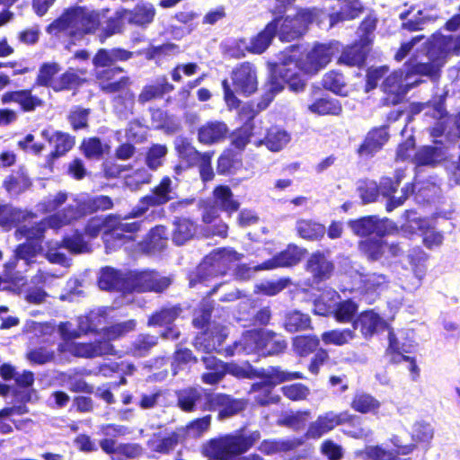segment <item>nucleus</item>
Segmentation results:
<instances>
[{
    "mask_svg": "<svg viewBox=\"0 0 460 460\" xmlns=\"http://www.w3.org/2000/svg\"><path fill=\"white\" fill-rule=\"evenodd\" d=\"M423 36H416L403 42L397 50L394 58L402 61L411 55L405 64L406 75L402 70L392 73L384 82V91L393 95L391 102L396 103L407 91L419 81H411L413 75H437L447 59L453 55L460 54V38L436 34L429 43L422 42Z\"/></svg>",
    "mask_w": 460,
    "mask_h": 460,
    "instance_id": "nucleus-1",
    "label": "nucleus"
},
{
    "mask_svg": "<svg viewBox=\"0 0 460 460\" xmlns=\"http://www.w3.org/2000/svg\"><path fill=\"white\" fill-rule=\"evenodd\" d=\"M339 50V43H316L302 53L297 47H292L283 54L281 61L275 65L271 79L268 84L267 102L260 110L265 109L274 95L283 90L285 84L292 91L298 92L305 86L302 73L314 74L325 67Z\"/></svg>",
    "mask_w": 460,
    "mask_h": 460,
    "instance_id": "nucleus-2",
    "label": "nucleus"
},
{
    "mask_svg": "<svg viewBox=\"0 0 460 460\" xmlns=\"http://www.w3.org/2000/svg\"><path fill=\"white\" fill-rule=\"evenodd\" d=\"M105 14L77 7L66 11L61 17L48 27L49 33L65 32L70 36L82 37L84 34L93 32L99 25H102L103 35L106 38L121 31L122 24L127 22L121 18V12L116 17L104 21Z\"/></svg>",
    "mask_w": 460,
    "mask_h": 460,
    "instance_id": "nucleus-3",
    "label": "nucleus"
},
{
    "mask_svg": "<svg viewBox=\"0 0 460 460\" xmlns=\"http://www.w3.org/2000/svg\"><path fill=\"white\" fill-rule=\"evenodd\" d=\"M261 438L258 431L249 436L227 435L210 440L203 447V454L214 460H231L234 456L246 452ZM238 460H262L259 456L252 455Z\"/></svg>",
    "mask_w": 460,
    "mask_h": 460,
    "instance_id": "nucleus-4",
    "label": "nucleus"
},
{
    "mask_svg": "<svg viewBox=\"0 0 460 460\" xmlns=\"http://www.w3.org/2000/svg\"><path fill=\"white\" fill-rule=\"evenodd\" d=\"M63 214L64 218L61 219V214H55L40 223L36 227L21 226L16 231V235L18 238L25 237L27 242L17 247L15 250V259L24 261L26 264L34 262L35 257L42 251L39 241L42 237L46 227L58 229L70 224L71 218H66V212Z\"/></svg>",
    "mask_w": 460,
    "mask_h": 460,
    "instance_id": "nucleus-5",
    "label": "nucleus"
},
{
    "mask_svg": "<svg viewBox=\"0 0 460 460\" xmlns=\"http://www.w3.org/2000/svg\"><path fill=\"white\" fill-rule=\"evenodd\" d=\"M303 378V376L299 372H285L279 368H272L266 376V379L252 385V390L253 392L260 393L256 397V400L261 404H268L271 402H277L279 396H271L270 390L273 386L293 379Z\"/></svg>",
    "mask_w": 460,
    "mask_h": 460,
    "instance_id": "nucleus-6",
    "label": "nucleus"
},
{
    "mask_svg": "<svg viewBox=\"0 0 460 460\" xmlns=\"http://www.w3.org/2000/svg\"><path fill=\"white\" fill-rule=\"evenodd\" d=\"M243 255L230 248L213 251L199 267V272L208 270L211 274H224L242 259Z\"/></svg>",
    "mask_w": 460,
    "mask_h": 460,
    "instance_id": "nucleus-7",
    "label": "nucleus"
},
{
    "mask_svg": "<svg viewBox=\"0 0 460 460\" xmlns=\"http://www.w3.org/2000/svg\"><path fill=\"white\" fill-rule=\"evenodd\" d=\"M61 246H64L73 253H82L89 251L88 243L84 240L80 234L75 233L72 236L65 237L63 240V244H60L58 242L48 243L46 258L50 262L61 265H68V261L66 255L59 252Z\"/></svg>",
    "mask_w": 460,
    "mask_h": 460,
    "instance_id": "nucleus-8",
    "label": "nucleus"
},
{
    "mask_svg": "<svg viewBox=\"0 0 460 460\" xmlns=\"http://www.w3.org/2000/svg\"><path fill=\"white\" fill-rule=\"evenodd\" d=\"M354 416L348 411L341 412L328 411L320 415L313 421L306 432L311 438H320L326 433L332 431L335 427L352 421Z\"/></svg>",
    "mask_w": 460,
    "mask_h": 460,
    "instance_id": "nucleus-9",
    "label": "nucleus"
},
{
    "mask_svg": "<svg viewBox=\"0 0 460 460\" xmlns=\"http://www.w3.org/2000/svg\"><path fill=\"white\" fill-rule=\"evenodd\" d=\"M58 349L62 353L69 352L73 356L81 358H95L113 353V348L108 341L76 343L73 340H63Z\"/></svg>",
    "mask_w": 460,
    "mask_h": 460,
    "instance_id": "nucleus-10",
    "label": "nucleus"
},
{
    "mask_svg": "<svg viewBox=\"0 0 460 460\" xmlns=\"http://www.w3.org/2000/svg\"><path fill=\"white\" fill-rule=\"evenodd\" d=\"M235 93L251 95L258 89V76L255 67L250 63H243L235 67L231 75Z\"/></svg>",
    "mask_w": 460,
    "mask_h": 460,
    "instance_id": "nucleus-11",
    "label": "nucleus"
},
{
    "mask_svg": "<svg viewBox=\"0 0 460 460\" xmlns=\"http://www.w3.org/2000/svg\"><path fill=\"white\" fill-rule=\"evenodd\" d=\"M170 284L167 278L160 277L155 272L143 271L134 274L127 279V288L128 290L137 292L144 291H162Z\"/></svg>",
    "mask_w": 460,
    "mask_h": 460,
    "instance_id": "nucleus-12",
    "label": "nucleus"
},
{
    "mask_svg": "<svg viewBox=\"0 0 460 460\" xmlns=\"http://www.w3.org/2000/svg\"><path fill=\"white\" fill-rule=\"evenodd\" d=\"M273 341V335L264 330H253L245 332L239 342L236 344V349L239 352L243 351L247 354L261 351L262 353H271L270 346Z\"/></svg>",
    "mask_w": 460,
    "mask_h": 460,
    "instance_id": "nucleus-13",
    "label": "nucleus"
},
{
    "mask_svg": "<svg viewBox=\"0 0 460 460\" xmlns=\"http://www.w3.org/2000/svg\"><path fill=\"white\" fill-rule=\"evenodd\" d=\"M349 226L357 235L364 236L373 233L378 235L392 234L395 230L394 223L388 219L366 217L349 222Z\"/></svg>",
    "mask_w": 460,
    "mask_h": 460,
    "instance_id": "nucleus-14",
    "label": "nucleus"
},
{
    "mask_svg": "<svg viewBox=\"0 0 460 460\" xmlns=\"http://www.w3.org/2000/svg\"><path fill=\"white\" fill-rule=\"evenodd\" d=\"M138 224L133 223H123L119 220V217L115 216H110L106 219L100 217H94L90 220L86 226V234L91 237H95L102 228L110 229L112 228V235L119 236V232L133 233L138 230Z\"/></svg>",
    "mask_w": 460,
    "mask_h": 460,
    "instance_id": "nucleus-15",
    "label": "nucleus"
},
{
    "mask_svg": "<svg viewBox=\"0 0 460 460\" xmlns=\"http://www.w3.org/2000/svg\"><path fill=\"white\" fill-rule=\"evenodd\" d=\"M278 23V20H273L266 25L263 31L252 37L249 43H246L245 40H241L240 43L251 53L261 54L264 52L277 33Z\"/></svg>",
    "mask_w": 460,
    "mask_h": 460,
    "instance_id": "nucleus-16",
    "label": "nucleus"
},
{
    "mask_svg": "<svg viewBox=\"0 0 460 460\" xmlns=\"http://www.w3.org/2000/svg\"><path fill=\"white\" fill-rule=\"evenodd\" d=\"M386 328V323L374 311H366L359 314L353 323L354 331L359 329L366 338Z\"/></svg>",
    "mask_w": 460,
    "mask_h": 460,
    "instance_id": "nucleus-17",
    "label": "nucleus"
},
{
    "mask_svg": "<svg viewBox=\"0 0 460 460\" xmlns=\"http://www.w3.org/2000/svg\"><path fill=\"white\" fill-rule=\"evenodd\" d=\"M246 402L243 400L233 399L226 394H216L210 399V406L218 411L220 419L234 415L245 408Z\"/></svg>",
    "mask_w": 460,
    "mask_h": 460,
    "instance_id": "nucleus-18",
    "label": "nucleus"
},
{
    "mask_svg": "<svg viewBox=\"0 0 460 460\" xmlns=\"http://www.w3.org/2000/svg\"><path fill=\"white\" fill-rule=\"evenodd\" d=\"M292 20L296 21L292 23V29H296L297 25L304 26V34L307 31L308 25L316 22L323 29H330L328 27V15L325 12L318 9H301L296 15L292 16Z\"/></svg>",
    "mask_w": 460,
    "mask_h": 460,
    "instance_id": "nucleus-19",
    "label": "nucleus"
},
{
    "mask_svg": "<svg viewBox=\"0 0 460 460\" xmlns=\"http://www.w3.org/2000/svg\"><path fill=\"white\" fill-rule=\"evenodd\" d=\"M360 250L371 260H378L382 256H396L399 248L396 245H389L378 239H369L360 243Z\"/></svg>",
    "mask_w": 460,
    "mask_h": 460,
    "instance_id": "nucleus-20",
    "label": "nucleus"
},
{
    "mask_svg": "<svg viewBox=\"0 0 460 460\" xmlns=\"http://www.w3.org/2000/svg\"><path fill=\"white\" fill-rule=\"evenodd\" d=\"M87 204V208H81L80 211H75L72 207H68L67 208L64 209L62 212H59L58 214H61V219L64 218V212H66V218H71L70 224L73 222V220L80 217L85 212H92L97 209H109L112 207V201L109 197L106 196H100L96 197L93 199L88 200H80V206L84 205L85 206Z\"/></svg>",
    "mask_w": 460,
    "mask_h": 460,
    "instance_id": "nucleus-21",
    "label": "nucleus"
},
{
    "mask_svg": "<svg viewBox=\"0 0 460 460\" xmlns=\"http://www.w3.org/2000/svg\"><path fill=\"white\" fill-rule=\"evenodd\" d=\"M433 117L441 120L438 124V127L433 128V136H439L445 131H447V128H449L451 125H456V131L452 132L451 129H449L447 131V134L454 135L456 137H460V115L454 118L446 117V111L441 100L438 103H435L433 105Z\"/></svg>",
    "mask_w": 460,
    "mask_h": 460,
    "instance_id": "nucleus-22",
    "label": "nucleus"
},
{
    "mask_svg": "<svg viewBox=\"0 0 460 460\" xmlns=\"http://www.w3.org/2000/svg\"><path fill=\"white\" fill-rule=\"evenodd\" d=\"M304 256V251L297 246H288V249L274 258L265 261L261 269L272 270L279 267H288L296 264Z\"/></svg>",
    "mask_w": 460,
    "mask_h": 460,
    "instance_id": "nucleus-23",
    "label": "nucleus"
},
{
    "mask_svg": "<svg viewBox=\"0 0 460 460\" xmlns=\"http://www.w3.org/2000/svg\"><path fill=\"white\" fill-rule=\"evenodd\" d=\"M389 135L385 128H375L368 132L363 144L358 148L361 155H371L379 151L387 142Z\"/></svg>",
    "mask_w": 460,
    "mask_h": 460,
    "instance_id": "nucleus-24",
    "label": "nucleus"
},
{
    "mask_svg": "<svg viewBox=\"0 0 460 460\" xmlns=\"http://www.w3.org/2000/svg\"><path fill=\"white\" fill-rule=\"evenodd\" d=\"M341 11L328 14V27L334 26L337 22L345 20L355 19L362 12L363 6L359 0H339Z\"/></svg>",
    "mask_w": 460,
    "mask_h": 460,
    "instance_id": "nucleus-25",
    "label": "nucleus"
},
{
    "mask_svg": "<svg viewBox=\"0 0 460 460\" xmlns=\"http://www.w3.org/2000/svg\"><path fill=\"white\" fill-rule=\"evenodd\" d=\"M2 102L18 103L24 111H34L37 107L42 105V102L36 96H33L31 91L9 92L2 96Z\"/></svg>",
    "mask_w": 460,
    "mask_h": 460,
    "instance_id": "nucleus-26",
    "label": "nucleus"
},
{
    "mask_svg": "<svg viewBox=\"0 0 460 460\" xmlns=\"http://www.w3.org/2000/svg\"><path fill=\"white\" fill-rule=\"evenodd\" d=\"M155 15V10L151 4L137 5L133 11H121V18L137 25H146L150 23L154 20Z\"/></svg>",
    "mask_w": 460,
    "mask_h": 460,
    "instance_id": "nucleus-27",
    "label": "nucleus"
},
{
    "mask_svg": "<svg viewBox=\"0 0 460 460\" xmlns=\"http://www.w3.org/2000/svg\"><path fill=\"white\" fill-rule=\"evenodd\" d=\"M214 204L217 208L229 214L239 208V202L234 199V194L228 186L220 185L213 192Z\"/></svg>",
    "mask_w": 460,
    "mask_h": 460,
    "instance_id": "nucleus-28",
    "label": "nucleus"
},
{
    "mask_svg": "<svg viewBox=\"0 0 460 460\" xmlns=\"http://www.w3.org/2000/svg\"><path fill=\"white\" fill-rule=\"evenodd\" d=\"M99 287L104 290L118 289L124 293L128 291L127 279H121L120 274L111 268L102 269L99 278Z\"/></svg>",
    "mask_w": 460,
    "mask_h": 460,
    "instance_id": "nucleus-29",
    "label": "nucleus"
},
{
    "mask_svg": "<svg viewBox=\"0 0 460 460\" xmlns=\"http://www.w3.org/2000/svg\"><path fill=\"white\" fill-rule=\"evenodd\" d=\"M356 337L354 329H333L324 332L321 335L324 345L344 346L349 344Z\"/></svg>",
    "mask_w": 460,
    "mask_h": 460,
    "instance_id": "nucleus-30",
    "label": "nucleus"
},
{
    "mask_svg": "<svg viewBox=\"0 0 460 460\" xmlns=\"http://www.w3.org/2000/svg\"><path fill=\"white\" fill-rule=\"evenodd\" d=\"M41 135L43 137L48 138L49 141L54 145L55 150L52 153V155L54 157L64 155L75 145L74 138L66 133L56 132L53 135L49 136V130L44 129L41 132Z\"/></svg>",
    "mask_w": 460,
    "mask_h": 460,
    "instance_id": "nucleus-31",
    "label": "nucleus"
},
{
    "mask_svg": "<svg viewBox=\"0 0 460 460\" xmlns=\"http://www.w3.org/2000/svg\"><path fill=\"white\" fill-rule=\"evenodd\" d=\"M367 45L359 42L343 49L339 63L349 66H360L367 55Z\"/></svg>",
    "mask_w": 460,
    "mask_h": 460,
    "instance_id": "nucleus-32",
    "label": "nucleus"
},
{
    "mask_svg": "<svg viewBox=\"0 0 460 460\" xmlns=\"http://www.w3.org/2000/svg\"><path fill=\"white\" fill-rule=\"evenodd\" d=\"M227 133L226 125L222 122H211L200 128L199 139L204 144H212L223 139Z\"/></svg>",
    "mask_w": 460,
    "mask_h": 460,
    "instance_id": "nucleus-33",
    "label": "nucleus"
},
{
    "mask_svg": "<svg viewBox=\"0 0 460 460\" xmlns=\"http://www.w3.org/2000/svg\"><path fill=\"white\" fill-rule=\"evenodd\" d=\"M381 406L380 402L374 396L365 393H358L354 395L350 407L360 413L376 414Z\"/></svg>",
    "mask_w": 460,
    "mask_h": 460,
    "instance_id": "nucleus-34",
    "label": "nucleus"
},
{
    "mask_svg": "<svg viewBox=\"0 0 460 460\" xmlns=\"http://www.w3.org/2000/svg\"><path fill=\"white\" fill-rule=\"evenodd\" d=\"M290 139V135L286 130L279 128H271L264 141L261 139L259 145L264 143L270 151L278 152L284 148Z\"/></svg>",
    "mask_w": 460,
    "mask_h": 460,
    "instance_id": "nucleus-35",
    "label": "nucleus"
},
{
    "mask_svg": "<svg viewBox=\"0 0 460 460\" xmlns=\"http://www.w3.org/2000/svg\"><path fill=\"white\" fill-rule=\"evenodd\" d=\"M339 298L338 293L333 289L324 291L320 297L314 300V312L315 314L326 316L333 313L334 306Z\"/></svg>",
    "mask_w": 460,
    "mask_h": 460,
    "instance_id": "nucleus-36",
    "label": "nucleus"
},
{
    "mask_svg": "<svg viewBox=\"0 0 460 460\" xmlns=\"http://www.w3.org/2000/svg\"><path fill=\"white\" fill-rule=\"evenodd\" d=\"M279 21L278 23V35L282 41H291L304 34V26L297 25L296 29H292V23L295 22L292 20L291 15H288L285 18H276Z\"/></svg>",
    "mask_w": 460,
    "mask_h": 460,
    "instance_id": "nucleus-37",
    "label": "nucleus"
},
{
    "mask_svg": "<svg viewBox=\"0 0 460 460\" xmlns=\"http://www.w3.org/2000/svg\"><path fill=\"white\" fill-rule=\"evenodd\" d=\"M196 232L194 223L187 218H179L174 222L172 241L178 244H183L191 239Z\"/></svg>",
    "mask_w": 460,
    "mask_h": 460,
    "instance_id": "nucleus-38",
    "label": "nucleus"
},
{
    "mask_svg": "<svg viewBox=\"0 0 460 460\" xmlns=\"http://www.w3.org/2000/svg\"><path fill=\"white\" fill-rule=\"evenodd\" d=\"M444 159V153L440 148L424 146L420 148L412 159L416 165H435Z\"/></svg>",
    "mask_w": 460,
    "mask_h": 460,
    "instance_id": "nucleus-39",
    "label": "nucleus"
},
{
    "mask_svg": "<svg viewBox=\"0 0 460 460\" xmlns=\"http://www.w3.org/2000/svg\"><path fill=\"white\" fill-rule=\"evenodd\" d=\"M296 230L302 238L308 240L322 238L326 232L324 226L305 219L297 221Z\"/></svg>",
    "mask_w": 460,
    "mask_h": 460,
    "instance_id": "nucleus-40",
    "label": "nucleus"
},
{
    "mask_svg": "<svg viewBox=\"0 0 460 460\" xmlns=\"http://www.w3.org/2000/svg\"><path fill=\"white\" fill-rule=\"evenodd\" d=\"M388 339L389 346L387 349V352L394 354L391 360L395 363H399L401 361H407L409 363V370L413 374V378H416L419 376V367L415 360L401 353L398 341L393 332L389 333Z\"/></svg>",
    "mask_w": 460,
    "mask_h": 460,
    "instance_id": "nucleus-41",
    "label": "nucleus"
},
{
    "mask_svg": "<svg viewBox=\"0 0 460 460\" xmlns=\"http://www.w3.org/2000/svg\"><path fill=\"white\" fill-rule=\"evenodd\" d=\"M309 111L317 115H339L341 112V103L331 98H322L309 105Z\"/></svg>",
    "mask_w": 460,
    "mask_h": 460,
    "instance_id": "nucleus-42",
    "label": "nucleus"
},
{
    "mask_svg": "<svg viewBox=\"0 0 460 460\" xmlns=\"http://www.w3.org/2000/svg\"><path fill=\"white\" fill-rule=\"evenodd\" d=\"M360 278V282L362 286L358 287V289H361L367 297V299L372 300L371 296L379 290H383L386 287V278L384 275L379 274H372Z\"/></svg>",
    "mask_w": 460,
    "mask_h": 460,
    "instance_id": "nucleus-43",
    "label": "nucleus"
},
{
    "mask_svg": "<svg viewBox=\"0 0 460 460\" xmlns=\"http://www.w3.org/2000/svg\"><path fill=\"white\" fill-rule=\"evenodd\" d=\"M308 270L316 278L324 279L329 277L332 270V265L322 254L312 255L307 263Z\"/></svg>",
    "mask_w": 460,
    "mask_h": 460,
    "instance_id": "nucleus-44",
    "label": "nucleus"
},
{
    "mask_svg": "<svg viewBox=\"0 0 460 460\" xmlns=\"http://www.w3.org/2000/svg\"><path fill=\"white\" fill-rule=\"evenodd\" d=\"M175 146L179 156L184 160L188 165L198 164V161L202 157L203 154L199 153L185 138H177Z\"/></svg>",
    "mask_w": 460,
    "mask_h": 460,
    "instance_id": "nucleus-45",
    "label": "nucleus"
},
{
    "mask_svg": "<svg viewBox=\"0 0 460 460\" xmlns=\"http://www.w3.org/2000/svg\"><path fill=\"white\" fill-rule=\"evenodd\" d=\"M131 57V54L122 49H113L111 52L101 49L93 58V64L96 66H108L116 60H126Z\"/></svg>",
    "mask_w": 460,
    "mask_h": 460,
    "instance_id": "nucleus-46",
    "label": "nucleus"
},
{
    "mask_svg": "<svg viewBox=\"0 0 460 460\" xmlns=\"http://www.w3.org/2000/svg\"><path fill=\"white\" fill-rule=\"evenodd\" d=\"M72 325L69 323H61L58 326V332L63 340H74L78 338L83 333H86L91 330L90 320L89 317H80L79 318V328L78 330H74L71 328Z\"/></svg>",
    "mask_w": 460,
    "mask_h": 460,
    "instance_id": "nucleus-47",
    "label": "nucleus"
},
{
    "mask_svg": "<svg viewBox=\"0 0 460 460\" xmlns=\"http://www.w3.org/2000/svg\"><path fill=\"white\" fill-rule=\"evenodd\" d=\"M310 317L299 311H293L287 314L285 327L290 332L305 330L310 326Z\"/></svg>",
    "mask_w": 460,
    "mask_h": 460,
    "instance_id": "nucleus-48",
    "label": "nucleus"
},
{
    "mask_svg": "<svg viewBox=\"0 0 460 460\" xmlns=\"http://www.w3.org/2000/svg\"><path fill=\"white\" fill-rule=\"evenodd\" d=\"M358 311V305L351 300H345L336 304L333 315L339 323H349Z\"/></svg>",
    "mask_w": 460,
    "mask_h": 460,
    "instance_id": "nucleus-49",
    "label": "nucleus"
},
{
    "mask_svg": "<svg viewBox=\"0 0 460 460\" xmlns=\"http://www.w3.org/2000/svg\"><path fill=\"white\" fill-rule=\"evenodd\" d=\"M81 81V78L73 70H68L55 79L52 89L56 92L69 90L79 85Z\"/></svg>",
    "mask_w": 460,
    "mask_h": 460,
    "instance_id": "nucleus-50",
    "label": "nucleus"
},
{
    "mask_svg": "<svg viewBox=\"0 0 460 460\" xmlns=\"http://www.w3.org/2000/svg\"><path fill=\"white\" fill-rule=\"evenodd\" d=\"M167 232L166 229L162 226H156L153 228L149 234L146 247L150 251H161L165 247L167 243Z\"/></svg>",
    "mask_w": 460,
    "mask_h": 460,
    "instance_id": "nucleus-51",
    "label": "nucleus"
},
{
    "mask_svg": "<svg viewBox=\"0 0 460 460\" xmlns=\"http://www.w3.org/2000/svg\"><path fill=\"white\" fill-rule=\"evenodd\" d=\"M427 227H430L429 220L417 217L413 212H410L407 215L406 223L402 226V231L405 234H413L418 231L422 233Z\"/></svg>",
    "mask_w": 460,
    "mask_h": 460,
    "instance_id": "nucleus-52",
    "label": "nucleus"
},
{
    "mask_svg": "<svg viewBox=\"0 0 460 460\" xmlns=\"http://www.w3.org/2000/svg\"><path fill=\"white\" fill-rule=\"evenodd\" d=\"M170 185L171 180L164 178L162 180L160 185L155 188L153 196L144 199L143 203L147 204H164L170 199Z\"/></svg>",
    "mask_w": 460,
    "mask_h": 460,
    "instance_id": "nucleus-53",
    "label": "nucleus"
},
{
    "mask_svg": "<svg viewBox=\"0 0 460 460\" xmlns=\"http://www.w3.org/2000/svg\"><path fill=\"white\" fill-rule=\"evenodd\" d=\"M319 345V340L315 336H296L293 341L294 349L301 356L307 355Z\"/></svg>",
    "mask_w": 460,
    "mask_h": 460,
    "instance_id": "nucleus-54",
    "label": "nucleus"
},
{
    "mask_svg": "<svg viewBox=\"0 0 460 460\" xmlns=\"http://www.w3.org/2000/svg\"><path fill=\"white\" fill-rule=\"evenodd\" d=\"M256 126L252 125H244L241 128L235 130L231 135V143L233 146H234L236 148L242 150L245 147V146L250 141V138L253 135H261L259 132H252V129L255 128Z\"/></svg>",
    "mask_w": 460,
    "mask_h": 460,
    "instance_id": "nucleus-55",
    "label": "nucleus"
},
{
    "mask_svg": "<svg viewBox=\"0 0 460 460\" xmlns=\"http://www.w3.org/2000/svg\"><path fill=\"white\" fill-rule=\"evenodd\" d=\"M172 89V86L164 78L162 79V82L157 83L155 85H148L145 87L139 95V100L141 102H147L153 98L162 95L164 93L170 92Z\"/></svg>",
    "mask_w": 460,
    "mask_h": 460,
    "instance_id": "nucleus-56",
    "label": "nucleus"
},
{
    "mask_svg": "<svg viewBox=\"0 0 460 460\" xmlns=\"http://www.w3.org/2000/svg\"><path fill=\"white\" fill-rule=\"evenodd\" d=\"M60 67L57 63L44 64L39 72L37 81L40 84L52 88L55 82V75L59 72Z\"/></svg>",
    "mask_w": 460,
    "mask_h": 460,
    "instance_id": "nucleus-57",
    "label": "nucleus"
},
{
    "mask_svg": "<svg viewBox=\"0 0 460 460\" xmlns=\"http://www.w3.org/2000/svg\"><path fill=\"white\" fill-rule=\"evenodd\" d=\"M167 154V148L164 145H154L146 155V164L150 169H157L162 165Z\"/></svg>",
    "mask_w": 460,
    "mask_h": 460,
    "instance_id": "nucleus-58",
    "label": "nucleus"
},
{
    "mask_svg": "<svg viewBox=\"0 0 460 460\" xmlns=\"http://www.w3.org/2000/svg\"><path fill=\"white\" fill-rule=\"evenodd\" d=\"M107 149L108 146L95 137L84 140L82 144V150L88 158H99Z\"/></svg>",
    "mask_w": 460,
    "mask_h": 460,
    "instance_id": "nucleus-59",
    "label": "nucleus"
},
{
    "mask_svg": "<svg viewBox=\"0 0 460 460\" xmlns=\"http://www.w3.org/2000/svg\"><path fill=\"white\" fill-rule=\"evenodd\" d=\"M434 437L433 427L425 422H418L414 425L412 438L420 443L429 444Z\"/></svg>",
    "mask_w": 460,
    "mask_h": 460,
    "instance_id": "nucleus-60",
    "label": "nucleus"
},
{
    "mask_svg": "<svg viewBox=\"0 0 460 460\" xmlns=\"http://www.w3.org/2000/svg\"><path fill=\"white\" fill-rule=\"evenodd\" d=\"M66 194L64 192L49 195L43 201L39 203L38 209L42 213L52 212L59 208L66 200Z\"/></svg>",
    "mask_w": 460,
    "mask_h": 460,
    "instance_id": "nucleus-61",
    "label": "nucleus"
},
{
    "mask_svg": "<svg viewBox=\"0 0 460 460\" xmlns=\"http://www.w3.org/2000/svg\"><path fill=\"white\" fill-rule=\"evenodd\" d=\"M31 185L30 179L24 173L18 177L11 176L4 181V186L9 192L17 194L28 189Z\"/></svg>",
    "mask_w": 460,
    "mask_h": 460,
    "instance_id": "nucleus-62",
    "label": "nucleus"
},
{
    "mask_svg": "<svg viewBox=\"0 0 460 460\" xmlns=\"http://www.w3.org/2000/svg\"><path fill=\"white\" fill-rule=\"evenodd\" d=\"M199 398V393L197 390H183L179 394L178 403L183 411H190L193 410L194 404Z\"/></svg>",
    "mask_w": 460,
    "mask_h": 460,
    "instance_id": "nucleus-63",
    "label": "nucleus"
},
{
    "mask_svg": "<svg viewBox=\"0 0 460 460\" xmlns=\"http://www.w3.org/2000/svg\"><path fill=\"white\" fill-rule=\"evenodd\" d=\"M178 310L176 308L164 309L160 313L153 315L149 322V325H167L172 323L178 316Z\"/></svg>",
    "mask_w": 460,
    "mask_h": 460,
    "instance_id": "nucleus-64",
    "label": "nucleus"
}]
</instances>
